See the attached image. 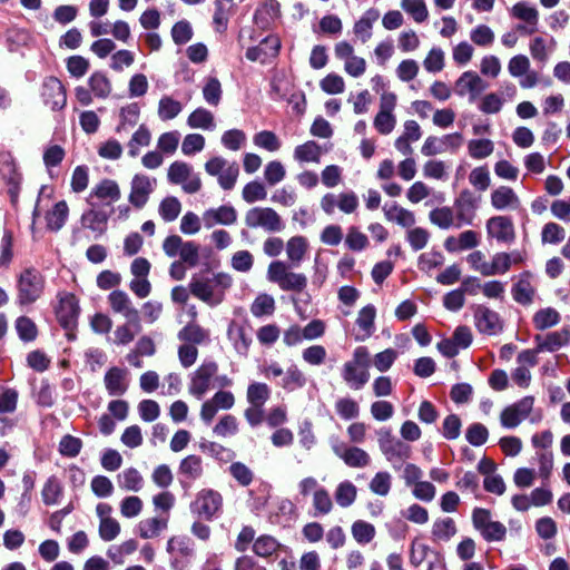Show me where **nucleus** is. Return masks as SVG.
<instances>
[{
	"label": "nucleus",
	"instance_id": "45",
	"mask_svg": "<svg viewBox=\"0 0 570 570\" xmlns=\"http://www.w3.org/2000/svg\"><path fill=\"white\" fill-rule=\"evenodd\" d=\"M532 322L537 330L543 331L557 325L560 322V314L552 307L541 308L534 313Z\"/></svg>",
	"mask_w": 570,
	"mask_h": 570
},
{
	"label": "nucleus",
	"instance_id": "63",
	"mask_svg": "<svg viewBox=\"0 0 570 570\" xmlns=\"http://www.w3.org/2000/svg\"><path fill=\"white\" fill-rule=\"evenodd\" d=\"M392 476L389 472H377L370 482V490L380 497H386L391 490Z\"/></svg>",
	"mask_w": 570,
	"mask_h": 570
},
{
	"label": "nucleus",
	"instance_id": "44",
	"mask_svg": "<svg viewBox=\"0 0 570 570\" xmlns=\"http://www.w3.org/2000/svg\"><path fill=\"white\" fill-rule=\"evenodd\" d=\"M429 218L433 225L441 229H449L452 226L455 227L456 223L453 208L448 206L432 209L429 214Z\"/></svg>",
	"mask_w": 570,
	"mask_h": 570
},
{
	"label": "nucleus",
	"instance_id": "48",
	"mask_svg": "<svg viewBox=\"0 0 570 570\" xmlns=\"http://www.w3.org/2000/svg\"><path fill=\"white\" fill-rule=\"evenodd\" d=\"M294 158L301 163H320L321 148L313 140L306 141L295 148Z\"/></svg>",
	"mask_w": 570,
	"mask_h": 570
},
{
	"label": "nucleus",
	"instance_id": "9",
	"mask_svg": "<svg viewBox=\"0 0 570 570\" xmlns=\"http://www.w3.org/2000/svg\"><path fill=\"white\" fill-rule=\"evenodd\" d=\"M157 185V179L145 174H136L130 183L129 203L137 209H141L149 200Z\"/></svg>",
	"mask_w": 570,
	"mask_h": 570
},
{
	"label": "nucleus",
	"instance_id": "6",
	"mask_svg": "<svg viewBox=\"0 0 570 570\" xmlns=\"http://www.w3.org/2000/svg\"><path fill=\"white\" fill-rule=\"evenodd\" d=\"M218 373V364L215 361H204L190 375L188 392L197 399H202L210 387L214 377Z\"/></svg>",
	"mask_w": 570,
	"mask_h": 570
},
{
	"label": "nucleus",
	"instance_id": "31",
	"mask_svg": "<svg viewBox=\"0 0 570 570\" xmlns=\"http://www.w3.org/2000/svg\"><path fill=\"white\" fill-rule=\"evenodd\" d=\"M69 215V207L65 200L58 202L51 210L46 214L47 228L51 232L60 230Z\"/></svg>",
	"mask_w": 570,
	"mask_h": 570
},
{
	"label": "nucleus",
	"instance_id": "4",
	"mask_svg": "<svg viewBox=\"0 0 570 570\" xmlns=\"http://www.w3.org/2000/svg\"><path fill=\"white\" fill-rule=\"evenodd\" d=\"M244 222L248 228H263L268 233H278L285 227L282 217L271 207H253L248 209Z\"/></svg>",
	"mask_w": 570,
	"mask_h": 570
},
{
	"label": "nucleus",
	"instance_id": "7",
	"mask_svg": "<svg viewBox=\"0 0 570 570\" xmlns=\"http://www.w3.org/2000/svg\"><path fill=\"white\" fill-rule=\"evenodd\" d=\"M167 178L171 184L181 185L187 194H196L202 188L200 177L185 161H174L168 168Z\"/></svg>",
	"mask_w": 570,
	"mask_h": 570
},
{
	"label": "nucleus",
	"instance_id": "35",
	"mask_svg": "<svg viewBox=\"0 0 570 570\" xmlns=\"http://www.w3.org/2000/svg\"><path fill=\"white\" fill-rule=\"evenodd\" d=\"M511 13L514 18L530 24L529 30H527V35H532L537 31L539 12L535 8L523 2H519L512 7Z\"/></svg>",
	"mask_w": 570,
	"mask_h": 570
},
{
	"label": "nucleus",
	"instance_id": "28",
	"mask_svg": "<svg viewBox=\"0 0 570 570\" xmlns=\"http://www.w3.org/2000/svg\"><path fill=\"white\" fill-rule=\"evenodd\" d=\"M281 14V6L277 0H265L255 11V23L262 28L267 29L271 23Z\"/></svg>",
	"mask_w": 570,
	"mask_h": 570
},
{
	"label": "nucleus",
	"instance_id": "64",
	"mask_svg": "<svg viewBox=\"0 0 570 570\" xmlns=\"http://www.w3.org/2000/svg\"><path fill=\"white\" fill-rule=\"evenodd\" d=\"M222 94L220 81L215 77L208 78L203 88V96L206 102L212 106H217L220 102Z\"/></svg>",
	"mask_w": 570,
	"mask_h": 570
},
{
	"label": "nucleus",
	"instance_id": "19",
	"mask_svg": "<svg viewBox=\"0 0 570 570\" xmlns=\"http://www.w3.org/2000/svg\"><path fill=\"white\" fill-rule=\"evenodd\" d=\"M487 87V82L474 71L463 72L455 81L456 95L463 97L470 94L472 100L483 92Z\"/></svg>",
	"mask_w": 570,
	"mask_h": 570
},
{
	"label": "nucleus",
	"instance_id": "13",
	"mask_svg": "<svg viewBox=\"0 0 570 570\" xmlns=\"http://www.w3.org/2000/svg\"><path fill=\"white\" fill-rule=\"evenodd\" d=\"M107 302L115 314H120L126 321H131L138 326L139 311L134 306L130 296L122 289H115L107 296Z\"/></svg>",
	"mask_w": 570,
	"mask_h": 570
},
{
	"label": "nucleus",
	"instance_id": "23",
	"mask_svg": "<svg viewBox=\"0 0 570 570\" xmlns=\"http://www.w3.org/2000/svg\"><path fill=\"white\" fill-rule=\"evenodd\" d=\"M342 379L352 390H361L370 380L367 368L361 367L351 362H345L342 367Z\"/></svg>",
	"mask_w": 570,
	"mask_h": 570
},
{
	"label": "nucleus",
	"instance_id": "33",
	"mask_svg": "<svg viewBox=\"0 0 570 570\" xmlns=\"http://www.w3.org/2000/svg\"><path fill=\"white\" fill-rule=\"evenodd\" d=\"M380 12L376 9H368L361 18L354 23L353 31L361 39L363 43L368 41L372 37L373 23L379 19Z\"/></svg>",
	"mask_w": 570,
	"mask_h": 570
},
{
	"label": "nucleus",
	"instance_id": "51",
	"mask_svg": "<svg viewBox=\"0 0 570 570\" xmlns=\"http://www.w3.org/2000/svg\"><path fill=\"white\" fill-rule=\"evenodd\" d=\"M151 135L145 125H140L128 142V155L132 158L139 155V148L150 144Z\"/></svg>",
	"mask_w": 570,
	"mask_h": 570
},
{
	"label": "nucleus",
	"instance_id": "30",
	"mask_svg": "<svg viewBox=\"0 0 570 570\" xmlns=\"http://www.w3.org/2000/svg\"><path fill=\"white\" fill-rule=\"evenodd\" d=\"M285 249L292 266L297 267L307 253L308 242L304 236H293L287 240Z\"/></svg>",
	"mask_w": 570,
	"mask_h": 570
},
{
	"label": "nucleus",
	"instance_id": "24",
	"mask_svg": "<svg viewBox=\"0 0 570 570\" xmlns=\"http://www.w3.org/2000/svg\"><path fill=\"white\" fill-rule=\"evenodd\" d=\"M383 212L385 219L389 222L396 223L397 225L410 228L413 227L415 224V216L414 214L401 206H399L396 203H386L383 206Z\"/></svg>",
	"mask_w": 570,
	"mask_h": 570
},
{
	"label": "nucleus",
	"instance_id": "38",
	"mask_svg": "<svg viewBox=\"0 0 570 570\" xmlns=\"http://www.w3.org/2000/svg\"><path fill=\"white\" fill-rule=\"evenodd\" d=\"M178 471L188 481L199 479L204 472L202 458L195 454L186 456L180 461Z\"/></svg>",
	"mask_w": 570,
	"mask_h": 570
},
{
	"label": "nucleus",
	"instance_id": "22",
	"mask_svg": "<svg viewBox=\"0 0 570 570\" xmlns=\"http://www.w3.org/2000/svg\"><path fill=\"white\" fill-rule=\"evenodd\" d=\"M533 275L530 272H523L519 275L518 282L512 286L511 293L513 299L521 305H530L533 302L535 288L532 285Z\"/></svg>",
	"mask_w": 570,
	"mask_h": 570
},
{
	"label": "nucleus",
	"instance_id": "57",
	"mask_svg": "<svg viewBox=\"0 0 570 570\" xmlns=\"http://www.w3.org/2000/svg\"><path fill=\"white\" fill-rule=\"evenodd\" d=\"M183 110L179 101L169 96H164L158 104V117L161 120H170L177 117Z\"/></svg>",
	"mask_w": 570,
	"mask_h": 570
},
{
	"label": "nucleus",
	"instance_id": "15",
	"mask_svg": "<svg viewBox=\"0 0 570 570\" xmlns=\"http://www.w3.org/2000/svg\"><path fill=\"white\" fill-rule=\"evenodd\" d=\"M79 311L78 301L73 294H59V305L56 314L58 322L63 328L72 330L76 326Z\"/></svg>",
	"mask_w": 570,
	"mask_h": 570
},
{
	"label": "nucleus",
	"instance_id": "27",
	"mask_svg": "<svg viewBox=\"0 0 570 570\" xmlns=\"http://www.w3.org/2000/svg\"><path fill=\"white\" fill-rule=\"evenodd\" d=\"M279 48V39L275 36H268L258 46L248 48L246 58L250 61H256L268 56L273 57L278 53Z\"/></svg>",
	"mask_w": 570,
	"mask_h": 570
},
{
	"label": "nucleus",
	"instance_id": "11",
	"mask_svg": "<svg viewBox=\"0 0 570 570\" xmlns=\"http://www.w3.org/2000/svg\"><path fill=\"white\" fill-rule=\"evenodd\" d=\"M534 404L532 396H524L520 401L507 406L500 414V422L503 428L514 429L531 413Z\"/></svg>",
	"mask_w": 570,
	"mask_h": 570
},
{
	"label": "nucleus",
	"instance_id": "16",
	"mask_svg": "<svg viewBox=\"0 0 570 570\" xmlns=\"http://www.w3.org/2000/svg\"><path fill=\"white\" fill-rule=\"evenodd\" d=\"M475 326L480 333L495 335L502 331L500 315L485 305H478L474 309Z\"/></svg>",
	"mask_w": 570,
	"mask_h": 570
},
{
	"label": "nucleus",
	"instance_id": "36",
	"mask_svg": "<svg viewBox=\"0 0 570 570\" xmlns=\"http://www.w3.org/2000/svg\"><path fill=\"white\" fill-rule=\"evenodd\" d=\"M142 330L141 322L138 320V326L131 321H126V323L119 325L114 331L112 343L115 345H128L131 343L136 335L140 333Z\"/></svg>",
	"mask_w": 570,
	"mask_h": 570
},
{
	"label": "nucleus",
	"instance_id": "61",
	"mask_svg": "<svg viewBox=\"0 0 570 570\" xmlns=\"http://www.w3.org/2000/svg\"><path fill=\"white\" fill-rule=\"evenodd\" d=\"M305 383L306 379L303 372L296 365H291L285 372L282 386L285 390L294 391L303 387Z\"/></svg>",
	"mask_w": 570,
	"mask_h": 570
},
{
	"label": "nucleus",
	"instance_id": "25",
	"mask_svg": "<svg viewBox=\"0 0 570 570\" xmlns=\"http://www.w3.org/2000/svg\"><path fill=\"white\" fill-rule=\"evenodd\" d=\"M534 341L538 344V351L554 352L570 342V331L564 328L546 336L535 335Z\"/></svg>",
	"mask_w": 570,
	"mask_h": 570
},
{
	"label": "nucleus",
	"instance_id": "50",
	"mask_svg": "<svg viewBox=\"0 0 570 570\" xmlns=\"http://www.w3.org/2000/svg\"><path fill=\"white\" fill-rule=\"evenodd\" d=\"M181 212V204L175 196L165 197L158 208L159 216L166 223L174 222Z\"/></svg>",
	"mask_w": 570,
	"mask_h": 570
},
{
	"label": "nucleus",
	"instance_id": "49",
	"mask_svg": "<svg viewBox=\"0 0 570 570\" xmlns=\"http://www.w3.org/2000/svg\"><path fill=\"white\" fill-rule=\"evenodd\" d=\"M190 293L199 298L200 301L214 305L217 302L213 301L214 297V288L209 281L199 279L193 277L189 283Z\"/></svg>",
	"mask_w": 570,
	"mask_h": 570
},
{
	"label": "nucleus",
	"instance_id": "52",
	"mask_svg": "<svg viewBox=\"0 0 570 570\" xmlns=\"http://www.w3.org/2000/svg\"><path fill=\"white\" fill-rule=\"evenodd\" d=\"M354 540L360 544L370 543L375 537V527L366 521L357 520L351 527Z\"/></svg>",
	"mask_w": 570,
	"mask_h": 570
},
{
	"label": "nucleus",
	"instance_id": "29",
	"mask_svg": "<svg viewBox=\"0 0 570 570\" xmlns=\"http://www.w3.org/2000/svg\"><path fill=\"white\" fill-rule=\"evenodd\" d=\"M179 341L190 345H200L209 341V332L195 322L188 323L177 334Z\"/></svg>",
	"mask_w": 570,
	"mask_h": 570
},
{
	"label": "nucleus",
	"instance_id": "58",
	"mask_svg": "<svg viewBox=\"0 0 570 570\" xmlns=\"http://www.w3.org/2000/svg\"><path fill=\"white\" fill-rule=\"evenodd\" d=\"M274 311H275V301H274L273 296H271L268 294L258 295L250 306V313L256 317H261L264 315H271L274 313Z\"/></svg>",
	"mask_w": 570,
	"mask_h": 570
},
{
	"label": "nucleus",
	"instance_id": "5",
	"mask_svg": "<svg viewBox=\"0 0 570 570\" xmlns=\"http://www.w3.org/2000/svg\"><path fill=\"white\" fill-rule=\"evenodd\" d=\"M205 170L208 175L217 177L218 185L224 190H230L235 187L239 175L237 163H228L225 158L216 156L205 163Z\"/></svg>",
	"mask_w": 570,
	"mask_h": 570
},
{
	"label": "nucleus",
	"instance_id": "10",
	"mask_svg": "<svg viewBox=\"0 0 570 570\" xmlns=\"http://www.w3.org/2000/svg\"><path fill=\"white\" fill-rule=\"evenodd\" d=\"M222 504L223 499L218 492L205 489L198 492L195 501L190 504V510L206 520H212L220 510Z\"/></svg>",
	"mask_w": 570,
	"mask_h": 570
},
{
	"label": "nucleus",
	"instance_id": "26",
	"mask_svg": "<svg viewBox=\"0 0 570 570\" xmlns=\"http://www.w3.org/2000/svg\"><path fill=\"white\" fill-rule=\"evenodd\" d=\"M491 205L498 210L515 209L520 206V199L512 188L500 186L491 193Z\"/></svg>",
	"mask_w": 570,
	"mask_h": 570
},
{
	"label": "nucleus",
	"instance_id": "37",
	"mask_svg": "<svg viewBox=\"0 0 570 570\" xmlns=\"http://www.w3.org/2000/svg\"><path fill=\"white\" fill-rule=\"evenodd\" d=\"M121 196L120 188L118 184L112 179H102L99 184H97L90 195L88 200L92 197H97L99 199H109L110 202H117Z\"/></svg>",
	"mask_w": 570,
	"mask_h": 570
},
{
	"label": "nucleus",
	"instance_id": "46",
	"mask_svg": "<svg viewBox=\"0 0 570 570\" xmlns=\"http://www.w3.org/2000/svg\"><path fill=\"white\" fill-rule=\"evenodd\" d=\"M456 533V525L452 518L436 519L432 525V535L434 540L449 541Z\"/></svg>",
	"mask_w": 570,
	"mask_h": 570
},
{
	"label": "nucleus",
	"instance_id": "47",
	"mask_svg": "<svg viewBox=\"0 0 570 570\" xmlns=\"http://www.w3.org/2000/svg\"><path fill=\"white\" fill-rule=\"evenodd\" d=\"M63 493V487L61 482L55 476H50L47 479L42 491L41 497L42 501L46 505L57 504Z\"/></svg>",
	"mask_w": 570,
	"mask_h": 570
},
{
	"label": "nucleus",
	"instance_id": "41",
	"mask_svg": "<svg viewBox=\"0 0 570 570\" xmlns=\"http://www.w3.org/2000/svg\"><path fill=\"white\" fill-rule=\"evenodd\" d=\"M375 316L376 309L373 305H366L358 312L356 325L363 334L362 336H357V340H365L372 335Z\"/></svg>",
	"mask_w": 570,
	"mask_h": 570
},
{
	"label": "nucleus",
	"instance_id": "20",
	"mask_svg": "<svg viewBox=\"0 0 570 570\" xmlns=\"http://www.w3.org/2000/svg\"><path fill=\"white\" fill-rule=\"evenodd\" d=\"M237 220V212L232 205H222L217 208H209L203 214V222L206 228L215 225H233Z\"/></svg>",
	"mask_w": 570,
	"mask_h": 570
},
{
	"label": "nucleus",
	"instance_id": "56",
	"mask_svg": "<svg viewBox=\"0 0 570 570\" xmlns=\"http://www.w3.org/2000/svg\"><path fill=\"white\" fill-rule=\"evenodd\" d=\"M401 8L417 23L424 22L429 17L424 0H402Z\"/></svg>",
	"mask_w": 570,
	"mask_h": 570
},
{
	"label": "nucleus",
	"instance_id": "21",
	"mask_svg": "<svg viewBox=\"0 0 570 570\" xmlns=\"http://www.w3.org/2000/svg\"><path fill=\"white\" fill-rule=\"evenodd\" d=\"M105 387L110 396L124 395L128 390L127 370L110 367L104 376Z\"/></svg>",
	"mask_w": 570,
	"mask_h": 570
},
{
	"label": "nucleus",
	"instance_id": "59",
	"mask_svg": "<svg viewBox=\"0 0 570 570\" xmlns=\"http://www.w3.org/2000/svg\"><path fill=\"white\" fill-rule=\"evenodd\" d=\"M335 410L340 417L346 421L356 419L360 415V406L351 397L338 399L335 403Z\"/></svg>",
	"mask_w": 570,
	"mask_h": 570
},
{
	"label": "nucleus",
	"instance_id": "54",
	"mask_svg": "<svg viewBox=\"0 0 570 570\" xmlns=\"http://www.w3.org/2000/svg\"><path fill=\"white\" fill-rule=\"evenodd\" d=\"M279 546V542L274 537L264 534L254 541L253 551L258 557L267 558L275 553Z\"/></svg>",
	"mask_w": 570,
	"mask_h": 570
},
{
	"label": "nucleus",
	"instance_id": "62",
	"mask_svg": "<svg viewBox=\"0 0 570 570\" xmlns=\"http://www.w3.org/2000/svg\"><path fill=\"white\" fill-rule=\"evenodd\" d=\"M430 239V233L422 227L409 228L406 230V240L414 252L423 249Z\"/></svg>",
	"mask_w": 570,
	"mask_h": 570
},
{
	"label": "nucleus",
	"instance_id": "34",
	"mask_svg": "<svg viewBox=\"0 0 570 570\" xmlns=\"http://www.w3.org/2000/svg\"><path fill=\"white\" fill-rule=\"evenodd\" d=\"M167 518H148L138 523L137 531L142 539H151L158 537L161 531L167 529Z\"/></svg>",
	"mask_w": 570,
	"mask_h": 570
},
{
	"label": "nucleus",
	"instance_id": "18",
	"mask_svg": "<svg viewBox=\"0 0 570 570\" xmlns=\"http://www.w3.org/2000/svg\"><path fill=\"white\" fill-rule=\"evenodd\" d=\"M333 452L351 468H365L370 464L371 458L366 451L357 446H347L344 443H333Z\"/></svg>",
	"mask_w": 570,
	"mask_h": 570
},
{
	"label": "nucleus",
	"instance_id": "42",
	"mask_svg": "<svg viewBox=\"0 0 570 570\" xmlns=\"http://www.w3.org/2000/svg\"><path fill=\"white\" fill-rule=\"evenodd\" d=\"M356 497L357 489L348 480L340 482L334 492L335 501L341 508L351 507L355 502Z\"/></svg>",
	"mask_w": 570,
	"mask_h": 570
},
{
	"label": "nucleus",
	"instance_id": "43",
	"mask_svg": "<svg viewBox=\"0 0 570 570\" xmlns=\"http://www.w3.org/2000/svg\"><path fill=\"white\" fill-rule=\"evenodd\" d=\"M187 125L190 128L213 130L215 128L214 115L205 108H197L188 116Z\"/></svg>",
	"mask_w": 570,
	"mask_h": 570
},
{
	"label": "nucleus",
	"instance_id": "55",
	"mask_svg": "<svg viewBox=\"0 0 570 570\" xmlns=\"http://www.w3.org/2000/svg\"><path fill=\"white\" fill-rule=\"evenodd\" d=\"M333 501L327 489L322 487L313 495L314 515H326L333 510Z\"/></svg>",
	"mask_w": 570,
	"mask_h": 570
},
{
	"label": "nucleus",
	"instance_id": "3",
	"mask_svg": "<svg viewBox=\"0 0 570 570\" xmlns=\"http://www.w3.org/2000/svg\"><path fill=\"white\" fill-rule=\"evenodd\" d=\"M267 278L276 283L283 291L302 292L307 286V278L302 273H294L287 269L282 261H274L268 265Z\"/></svg>",
	"mask_w": 570,
	"mask_h": 570
},
{
	"label": "nucleus",
	"instance_id": "39",
	"mask_svg": "<svg viewBox=\"0 0 570 570\" xmlns=\"http://www.w3.org/2000/svg\"><path fill=\"white\" fill-rule=\"evenodd\" d=\"M271 397V389L266 383L252 382L247 386L246 400L249 405L263 406Z\"/></svg>",
	"mask_w": 570,
	"mask_h": 570
},
{
	"label": "nucleus",
	"instance_id": "8",
	"mask_svg": "<svg viewBox=\"0 0 570 570\" xmlns=\"http://www.w3.org/2000/svg\"><path fill=\"white\" fill-rule=\"evenodd\" d=\"M478 197L469 189H463L454 199L453 212L455 210V227L469 226L473 224L478 209Z\"/></svg>",
	"mask_w": 570,
	"mask_h": 570
},
{
	"label": "nucleus",
	"instance_id": "14",
	"mask_svg": "<svg viewBox=\"0 0 570 570\" xmlns=\"http://www.w3.org/2000/svg\"><path fill=\"white\" fill-rule=\"evenodd\" d=\"M41 98L51 110L63 109L67 104V95L62 82L56 77L45 79L41 87Z\"/></svg>",
	"mask_w": 570,
	"mask_h": 570
},
{
	"label": "nucleus",
	"instance_id": "1",
	"mask_svg": "<svg viewBox=\"0 0 570 570\" xmlns=\"http://www.w3.org/2000/svg\"><path fill=\"white\" fill-rule=\"evenodd\" d=\"M379 448L385 459L395 470L401 469L403 462L407 460L412 450L409 444L396 439L390 429L382 428L376 431Z\"/></svg>",
	"mask_w": 570,
	"mask_h": 570
},
{
	"label": "nucleus",
	"instance_id": "12",
	"mask_svg": "<svg viewBox=\"0 0 570 570\" xmlns=\"http://www.w3.org/2000/svg\"><path fill=\"white\" fill-rule=\"evenodd\" d=\"M358 207V198L354 191L333 194L327 193L321 199V208L327 215H332L335 208L344 214H352Z\"/></svg>",
	"mask_w": 570,
	"mask_h": 570
},
{
	"label": "nucleus",
	"instance_id": "60",
	"mask_svg": "<svg viewBox=\"0 0 570 570\" xmlns=\"http://www.w3.org/2000/svg\"><path fill=\"white\" fill-rule=\"evenodd\" d=\"M494 145L490 139H472L468 144L469 155L473 159H483L493 153Z\"/></svg>",
	"mask_w": 570,
	"mask_h": 570
},
{
	"label": "nucleus",
	"instance_id": "2",
	"mask_svg": "<svg viewBox=\"0 0 570 570\" xmlns=\"http://www.w3.org/2000/svg\"><path fill=\"white\" fill-rule=\"evenodd\" d=\"M45 287V278L36 268H26L18 277V295L17 302L20 305H29L35 303L42 294Z\"/></svg>",
	"mask_w": 570,
	"mask_h": 570
},
{
	"label": "nucleus",
	"instance_id": "32",
	"mask_svg": "<svg viewBox=\"0 0 570 570\" xmlns=\"http://www.w3.org/2000/svg\"><path fill=\"white\" fill-rule=\"evenodd\" d=\"M108 216L102 210L89 209L81 215V224L85 228H88L101 236L107 229Z\"/></svg>",
	"mask_w": 570,
	"mask_h": 570
},
{
	"label": "nucleus",
	"instance_id": "17",
	"mask_svg": "<svg viewBox=\"0 0 570 570\" xmlns=\"http://www.w3.org/2000/svg\"><path fill=\"white\" fill-rule=\"evenodd\" d=\"M488 235L500 243L511 244L515 239L514 225L508 216H494L487 222Z\"/></svg>",
	"mask_w": 570,
	"mask_h": 570
},
{
	"label": "nucleus",
	"instance_id": "53",
	"mask_svg": "<svg viewBox=\"0 0 570 570\" xmlns=\"http://www.w3.org/2000/svg\"><path fill=\"white\" fill-rule=\"evenodd\" d=\"M118 485L124 490L137 492L142 487V476L134 468L126 469L118 474Z\"/></svg>",
	"mask_w": 570,
	"mask_h": 570
},
{
	"label": "nucleus",
	"instance_id": "40",
	"mask_svg": "<svg viewBox=\"0 0 570 570\" xmlns=\"http://www.w3.org/2000/svg\"><path fill=\"white\" fill-rule=\"evenodd\" d=\"M89 88L95 97L106 99L112 90L109 78L102 71H95L88 79Z\"/></svg>",
	"mask_w": 570,
	"mask_h": 570
}]
</instances>
